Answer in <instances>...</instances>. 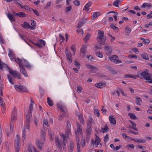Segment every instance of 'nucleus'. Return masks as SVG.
<instances>
[{
  "mask_svg": "<svg viewBox=\"0 0 152 152\" xmlns=\"http://www.w3.org/2000/svg\"><path fill=\"white\" fill-rule=\"evenodd\" d=\"M66 128L65 134H62L60 135L61 137L63 139L62 143L63 144V145H62V147L64 149L65 145L67 142V138L68 137V134L71 133L70 131L71 129V125L70 122L69 121H67Z\"/></svg>",
  "mask_w": 152,
  "mask_h": 152,
  "instance_id": "f257e3e1",
  "label": "nucleus"
},
{
  "mask_svg": "<svg viewBox=\"0 0 152 152\" xmlns=\"http://www.w3.org/2000/svg\"><path fill=\"white\" fill-rule=\"evenodd\" d=\"M137 77L140 79L144 78L148 81V82L152 83V78L151 75L148 73V70L146 69L145 71L141 72L140 74L137 75Z\"/></svg>",
  "mask_w": 152,
  "mask_h": 152,
  "instance_id": "f03ea898",
  "label": "nucleus"
},
{
  "mask_svg": "<svg viewBox=\"0 0 152 152\" xmlns=\"http://www.w3.org/2000/svg\"><path fill=\"white\" fill-rule=\"evenodd\" d=\"M57 106V107L62 112L63 114L60 115L58 118V120L61 121L63 119L64 116L67 117L68 116V114L66 113V108L64 105L60 103L58 104Z\"/></svg>",
  "mask_w": 152,
  "mask_h": 152,
  "instance_id": "7ed1b4c3",
  "label": "nucleus"
},
{
  "mask_svg": "<svg viewBox=\"0 0 152 152\" xmlns=\"http://www.w3.org/2000/svg\"><path fill=\"white\" fill-rule=\"evenodd\" d=\"M16 118V111L15 109L12 110L11 118V121L10 122V133L12 134L13 132L14 124L13 123Z\"/></svg>",
  "mask_w": 152,
  "mask_h": 152,
  "instance_id": "20e7f679",
  "label": "nucleus"
},
{
  "mask_svg": "<svg viewBox=\"0 0 152 152\" xmlns=\"http://www.w3.org/2000/svg\"><path fill=\"white\" fill-rule=\"evenodd\" d=\"M98 36L96 39L98 42L101 44L104 45L106 38H104V32L100 30H98Z\"/></svg>",
  "mask_w": 152,
  "mask_h": 152,
  "instance_id": "39448f33",
  "label": "nucleus"
},
{
  "mask_svg": "<svg viewBox=\"0 0 152 152\" xmlns=\"http://www.w3.org/2000/svg\"><path fill=\"white\" fill-rule=\"evenodd\" d=\"M15 88L17 91L18 92H27L28 90L25 86L21 85H15Z\"/></svg>",
  "mask_w": 152,
  "mask_h": 152,
  "instance_id": "423d86ee",
  "label": "nucleus"
},
{
  "mask_svg": "<svg viewBox=\"0 0 152 152\" xmlns=\"http://www.w3.org/2000/svg\"><path fill=\"white\" fill-rule=\"evenodd\" d=\"M20 137L17 134L16 135L15 142L14 147L15 150V152H19L20 148V144L19 140Z\"/></svg>",
  "mask_w": 152,
  "mask_h": 152,
  "instance_id": "0eeeda50",
  "label": "nucleus"
},
{
  "mask_svg": "<svg viewBox=\"0 0 152 152\" xmlns=\"http://www.w3.org/2000/svg\"><path fill=\"white\" fill-rule=\"evenodd\" d=\"M95 140L93 139H92L91 140V142L92 145H95V147L96 148L100 143L101 140L96 134H95Z\"/></svg>",
  "mask_w": 152,
  "mask_h": 152,
  "instance_id": "6e6552de",
  "label": "nucleus"
},
{
  "mask_svg": "<svg viewBox=\"0 0 152 152\" xmlns=\"http://www.w3.org/2000/svg\"><path fill=\"white\" fill-rule=\"evenodd\" d=\"M17 63L19 64L20 63L23 66H24L26 67L27 68H30L31 66L29 64L26 60L24 59H18Z\"/></svg>",
  "mask_w": 152,
  "mask_h": 152,
  "instance_id": "1a4fd4ad",
  "label": "nucleus"
},
{
  "mask_svg": "<svg viewBox=\"0 0 152 152\" xmlns=\"http://www.w3.org/2000/svg\"><path fill=\"white\" fill-rule=\"evenodd\" d=\"M9 69V71L10 74L12 76V77H17L18 79H20L21 78V75L18 74L16 71L13 70L12 69L8 67Z\"/></svg>",
  "mask_w": 152,
  "mask_h": 152,
  "instance_id": "9d476101",
  "label": "nucleus"
},
{
  "mask_svg": "<svg viewBox=\"0 0 152 152\" xmlns=\"http://www.w3.org/2000/svg\"><path fill=\"white\" fill-rule=\"evenodd\" d=\"M118 57L116 55H113L111 57H109L108 58V60L116 64L121 63L122 62L121 61L118 59Z\"/></svg>",
  "mask_w": 152,
  "mask_h": 152,
  "instance_id": "9b49d317",
  "label": "nucleus"
},
{
  "mask_svg": "<svg viewBox=\"0 0 152 152\" xmlns=\"http://www.w3.org/2000/svg\"><path fill=\"white\" fill-rule=\"evenodd\" d=\"M86 66L88 69H90V71H89V73H95L96 71L98 70V69L97 68L89 64H86Z\"/></svg>",
  "mask_w": 152,
  "mask_h": 152,
  "instance_id": "f8f14e48",
  "label": "nucleus"
},
{
  "mask_svg": "<svg viewBox=\"0 0 152 152\" xmlns=\"http://www.w3.org/2000/svg\"><path fill=\"white\" fill-rule=\"evenodd\" d=\"M9 51L10 52V53L8 54V55L10 58V59L12 61H14L17 63L18 62V61H17L18 59L20 58H16L15 57V54L12 50H11L10 49H9Z\"/></svg>",
  "mask_w": 152,
  "mask_h": 152,
  "instance_id": "ddd939ff",
  "label": "nucleus"
},
{
  "mask_svg": "<svg viewBox=\"0 0 152 152\" xmlns=\"http://www.w3.org/2000/svg\"><path fill=\"white\" fill-rule=\"evenodd\" d=\"M30 124L29 123H26V126L24 127V129H23L22 134V140L24 141V140L26 138V131L25 129H28V130H29Z\"/></svg>",
  "mask_w": 152,
  "mask_h": 152,
  "instance_id": "4468645a",
  "label": "nucleus"
},
{
  "mask_svg": "<svg viewBox=\"0 0 152 152\" xmlns=\"http://www.w3.org/2000/svg\"><path fill=\"white\" fill-rule=\"evenodd\" d=\"M87 21V17L83 18L78 22L77 28H80L82 27Z\"/></svg>",
  "mask_w": 152,
  "mask_h": 152,
  "instance_id": "2eb2a0df",
  "label": "nucleus"
},
{
  "mask_svg": "<svg viewBox=\"0 0 152 152\" xmlns=\"http://www.w3.org/2000/svg\"><path fill=\"white\" fill-rule=\"evenodd\" d=\"M85 141L84 140H82L80 142H78L77 145V152H81V150H80V145H81L83 148L85 146Z\"/></svg>",
  "mask_w": 152,
  "mask_h": 152,
  "instance_id": "dca6fc26",
  "label": "nucleus"
},
{
  "mask_svg": "<svg viewBox=\"0 0 152 152\" xmlns=\"http://www.w3.org/2000/svg\"><path fill=\"white\" fill-rule=\"evenodd\" d=\"M87 46L86 45H83L80 49V54L81 57H84L86 55Z\"/></svg>",
  "mask_w": 152,
  "mask_h": 152,
  "instance_id": "f3484780",
  "label": "nucleus"
},
{
  "mask_svg": "<svg viewBox=\"0 0 152 152\" xmlns=\"http://www.w3.org/2000/svg\"><path fill=\"white\" fill-rule=\"evenodd\" d=\"M65 54L66 55L67 59L69 63H71L72 61V54L67 49L65 50Z\"/></svg>",
  "mask_w": 152,
  "mask_h": 152,
  "instance_id": "a211bd4d",
  "label": "nucleus"
},
{
  "mask_svg": "<svg viewBox=\"0 0 152 152\" xmlns=\"http://www.w3.org/2000/svg\"><path fill=\"white\" fill-rule=\"evenodd\" d=\"M18 65L19 66L20 70V72L25 77H27L28 76L27 73L24 66L20 63Z\"/></svg>",
  "mask_w": 152,
  "mask_h": 152,
  "instance_id": "6ab92c4d",
  "label": "nucleus"
},
{
  "mask_svg": "<svg viewBox=\"0 0 152 152\" xmlns=\"http://www.w3.org/2000/svg\"><path fill=\"white\" fill-rule=\"evenodd\" d=\"M55 142L58 149H59L61 151V145L58 137H55Z\"/></svg>",
  "mask_w": 152,
  "mask_h": 152,
  "instance_id": "aec40b11",
  "label": "nucleus"
},
{
  "mask_svg": "<svg viewBox=\"0 0 152 152\" xmlns=\"http://www.w3.org/2000/svg\"><path fill=\"white\" fill-rule=\"evenodd\" d=\"M33 43L39 48H41L43 47L45 45V41L42 39L39 40L38 41L37 43Z\"/></svg>",
  "mask_w": 152,
  "mask_h": 152,
  "instance_id": "412c9836",
  "label": "nucleus"
},
{
  "mask_svg": "<svg viewBox=\"0 0 152 152\" xmlns=\"http://www.w3.org/2000/svg\"><path fill=\"white\" fill-rule=\"evenodd\" d=\"M42 141L40 142L39 140H37L36 141V145L38 148L41 150L42 149V145L44 143L45 140H42Z\"/></svg>",
  "mask_w": 152,
  "mask_h": 152,
  "instance_id": "4be33fe9",
  "label": "nucleus"
},
{
  "mask_svg": "<svg viewBox=\"0 0 152 152\" xmlns=\"http://www.w3.org/2000/svg\"><path fill=\"white\" fill-rule=\"evenodd\" d=\"M77 135L78 134L81 137H82L83 136V131L80 125L77 123Z\"/></svg>",
  "mask_w": 152,
  "mask_h": 152,
  "instance_id": "5701e85b",
  "label": "nucleus"
},
{
  "mask_svg": "<svg viewBox=\"0 0 152 152\" xmlns=\"http://www.w3.org/2000/svg\"><path fill=\"white\" fill-rule=\"evenodd\" d=\"M22 26L24 28L27 29H31L32 30H34V28H31L29 24L27 22H24V23L22 25Z\"/></svg>",
  "mask_w": 152,
  "mask_h": 152,
  "instance_id": "b1692460",
  "label": "nucleus"
},
{
  "mask_svg": "<svg viewBox=\"0 0 152 152\" xmlns=\"http://www.w3.org/2000/svg\"><path fill=\"white\" fill-rule=\"evenodd\" d=\"M95 86L97 87L102 88L103 87L105 86L106 83L104 81L101 82L99 83H96L95 84Z\"/></svg>",
  "mask_w": 152,
  "mask_h": 152,
  "instance_id": "393cba45",
  "label": "nucleus"
},
{
  "mask_svg": "<svg viewBox=\"0 0 152 152\" xmlns=\"http://www.w3.org/2000/svg\"><path fill=\"white\" fill-rule=\"evenodd\" d=\"M25 152H37L36 149L33 146L29 147L27 150H26Z\"/></svg>",
  "mask_w": 152,
  "mask_h": 152,
  "instance_id": "a878e982",
  "label": "nucleus"
},
{
  "mask_svg": "<svg viewBox=\"0 0 152 152\" xmlns=\"http://www.w3.org/2000/svg\"><path fill=\"white\" fill-rule=\"evenodd\" d=\"M92 3L91 1H88L86 4L85 5L84 8L83 10L88 11L89 10V8L90 7Z\"/></svg>",
  "mask_w": 152,
  "mask_h": 152,
  "instance_id": "bb28decb",
  "label": "nucleus"
},
{
  "mask_svg": "<svg viewBox=\"0 0 152 152\" xmlns=\"http://www.w3.org/2000/svg\"><path fill=\"white\" fill-rule=\"evenodd\" d=\"M86 131V134L87 135H90L91 134V133L92 131L91 125H90L89 124H87Z\"/></svg>",
  "mask_w": 152,
  "mask_h": 152,
  "instance_id": "cd10ccee",
  "label": "nucleus"
},
{
  "mask_svg": "<svg viewBox=\"0 0 152 152\" xmlns=\"http://www.w3.org/2000/svg\"><path fill=\"white\" fill-rule=\"evenodd\" d=\"M105 50H106L105 53L107 55H109L111 54L112 50L108 46L105 47Z\"/></svg>",
  "mask_w": 152,
  "mask_h": 152,
  "instance_id": "c85d7f7f",
  "label": "nucleus"
},
{
  "mask_svg": "<svg viewBox=\"0 0 152 152\" xmlns=\"http://www.w3.org/2000/svg\"><path fill=\"white\" fill-rule=\"evenodd\" d=\"M34 101L33 100H31V103H30V104L29 106V110L28 111V112L29 113L30 115L31 114V111L33 109V105H34Z\"/></svg>",
  "mask_w": 152,
  "mask_h": 152,
  "instance_id": "c756f323",
  "label": "nucleus"
},
{
  "mask_svg": "<svg viewBox=\"0 0 152 152\" xmlns=\"http://www.w3.org/2000/svg\"><path fill=\"white\" fill-rule=\"evenodd\" d=\"M121 135L123 138L128 141H132V138L126 135L125 133H123L121 134Z\"/></svg>",
  "mask_w": 152,
  "mask_h": 152,
  "instance_id": "7c9ffc66",
  "label": "nucleus"
},
{
  "mask_svg": "<svg viewBox=\"0 0 152 152\" xmlns=\"http://www.w3.org/2000/svg\"><path fill=\"white\" fill-rule=\"evenodd\" d=\"M109 119L110 123L113 125L116 124V120L115 118L113 116H110L109 117Z\"/></svg>",
  "mask_w": 152,
  "mask_h": 152,
  "instance_id": "2f4dec72",
  "label": "nucleus"
},
{
  "mask_svg": "<svg viewBox=\"0 0 152 152\" xmlns=\"http://www.w3.org/2000/svg\"><path fill=\"white\" fill-rule=\"evenodd\" d=\"M147 7L148 8H151L152 7V4L150 3H144L140 6L141 8H145Z\"/></svg>",
  "mask_w": 152,
  "mask_h": 152,
  "instance_id": "473e14b6",
  "label": "nucleus"
},
{
  "mask_svg": "<svg viewBox=\"0 0 152 152\" xmlns=\"http://www.w3.org/2000/svg\"><path fill=\"white\" fill-rule=\"evenodd\" d=\"M43 129L45 130L48 128V122L47 120L44 119L43 120Z\"/></svg>",
  "mask_w": 152,
  "mask_h": 152,
  "instance_id": "72a5a7b5",
  "label": "nucleus"
},
{
  "mask_svg": "<svg viewBox=\"0 0 152 152\" xmlns=\"http://www.w3.org/2000/svg\"><path fill=\"white\" fill-rule=\"evenodd\" d=\"M91 19L92 20L96 19L99 16V14L96 12H92L91 13Z\"/></svg>",
  "mask_w": 152,
  "mask_h": 152,
  "instance_id": "f704fd0d",
  "label": "nucleus"
},
{
  "mask_svg": "<svg viewBox=\"0 0 152 152\" xmlns=\"http://www.w3.org/2000/svg\"><path fill=\"white\" fill-rule=\"evenodd\" d=\"M129 122L131 123L132 125L129 126L128 127L132 128L134 130L137 131V129L136 128V125L132 121H129Z\"/></svg>",
  "mask_w": 152,
  "mask_h": 152,
  "instance_id": "c9c22d12",
  "label": "nucleus"
},
{
  "mask_svg": "<svg viewBox=\"0 0 152 152\" xmlns=\"http://www.w3.org/2000/svg\"><path fill=\"white\" fill-rule=\"evenodd\" d=\"M122 1L123 0H116L113 2V5L114 7H119L118 4Z\"/></svg>",
  "mask_w": 152,
  "mask_h": 152,
  "instance_id": "e433bc0d",
  "label": "nucleus"
},
{
  "mask_svg": "<svg viewBox=\"0 0 152 152\" xmlns=\"http://www.w3.org/2000/svg\"><path fill=\"white\" fill-rule=\"evenodd\" d=\"M137 76L136 75H126L124 76V77L125 78H131L134 79H136L137 78Z\"/></svg>",
  "mask_w": 152,
  "mask_h": 152,
  "instance_id": "4c0bfd02",
  "label": "nucleus"
},
{
  "mask_svg": "<svg viewBox=\"0 0 152 152\" xmlns=\"http://www.w3.org/2000/svg\"><path fill=\"white\" fill-rule=\"evenodd\" d=\"M7 78L9 82L12 85H13L14 84V81H13V79L12 78V76L10 75H7Z\"/></svg>",
  "mask_w": 152,
  "mask_h": 152,
  "instance_id": "58836bf2",
  "label": "nucleus"
},
{
  "mask_svg": "<svg viewBox=\"0 0 152 152\" xmlns=\"http://www.w3.org/2000/svg\"><path fill=\"white\" fill-rule=\"evenodd\" d=\"M7 16L9 19L11 21H15V19L14 16L10 13H8L7 15Z\"/></svg>",
  "mask_w": 152,
  "mask_h": 152,
  "instance_id": "ea45409f",
  "label": "nucleus"
},
{
  "mask_svg": "<svg viewBox=\"0 0 152 152\" xmlns=\"http://www.w3.org/2000/svg\"><path fill=\"white\" fill-rule=\"evenodd\" d=\"M31 116V114L30 115L28 112V115L26 116V123H29Z\"/></svg>",
  "mask_w": 152,
  "mask_h": 152,
  "instance_id": "a19ab883",
  "label": "nucleus"
},
{
  "mask_svg": "<svg viewBox=\"0 0 152 152\" xmlns=\"http://www.w3.org/2000/svg\"><path fill=\"white\" fill-rule=\"evenodd\" d=\"M109 129L107 125L105 124L103 128L102 129V132L103 133H105L108 131Z\"/></svg>",
  "mask_w": 152,
  "mask_h": 152,
  "instance_id": "79ce46f5",
  "label": "nucleus"
},
{
  "mask_svg": "<svg viewBox=\"0 0 152 152\" xmlns=\"http://www.w3.org/2000/svg\"><path fill=\"white\" fill-rule=\"evenodd\" d=\"M136 104L138 105H141L140 103L142 102V100L140 97H137L136 98Z\"/></svg>",
  "mask_w": 152,
  "mask_h": 152,
  "instance_id": "37998d69",
  "label": "nucleus"
},
{
  "mask_svg": "<svg viewBox=\"0 0 152 152\" xmlns=\"http://www.w3.org/2000/svg\"><path fill=\"white\" fill-rule=\"evenodd\" d=\"M78 118L79 120L80 121V123L83 124L84 123V121L83 117L82 115L81 114H80L78 115Z\"/></svg>",
  "mask_w": 152,
  "mask_h": 152,
  "instance_id": "c03bdc74",
  "label": "nucleus"
},
{
  "mask_svg": "<svg viewBox=\"0 0 152 152\" xmlns=\"http://www.w3.org/2000/svg\"><path fill=\"white\" fill-rule=\"evenodd\" d=\"M45 130H42L41 131V135L42 136L41 139L42 140H45Z\"/></svg>",
  "mask_w": 152,
  "mask_h": 152,
  "instance_id": "a18cd8bd",
  "label": "nucleus"
},
{
  "mask_svg": "<svg viewBox=\"0 0 152 152\" xmlns=\"http://www.w3.org/2000/svg\"><path fill=\"white\" fill-rule=\"evenodd\" d=\"M141 56L142 58L146 60H148L149 58L148 57V55L147 53H145L143 54H142L141 55Z\"/></svg>",
  "mask_w": 152,
  "mask_h": 152,
  "instance_id": "49530a36",
  "label": "nucleus"
},
{
  "mask_svg": "<svg viewBox=\"0 0 152 152\" xmlns=\"http://www.w3.org/2000/svg\"><path fill=\"white\" fill-rule=\"evenodd\" d=\"M128 115L129 116L130 118L132 119L135 120L137 119L136 117L133 113H129Z\"/></svg>",
  "mask_w": 152,
  "mask_h": 152,
  "instance_id": "de8ad7c7",
  "label": "nucleus"
},
{
  "mask_svg": "<svg viewBox=\"0 0 152 152\" xmlns=\"http://www.w3.org/2000/svg\"><path fill=\"white\" fill-rule=\"evenodd\" d=\"M110 27L113 29L115 32H117L118 30V27L115 26L113 24H111L110 26Z\"/></svg>",
  "mask_w": 152,
  "mask_h": 152,
  "instance_id": "09e8293b",
  "label": "nucleus"
},
{
  "mask_svg": "<svg viewBox=\"0 0 152 152\" xmlns=\"http://www.w3.org/2000/svg\"><path fill=\"white\" fill-rule=\"evenodd\" d=\"M137 141V143L138 144H140L141 143H145L146 142V140H145L143 139L142 138H140L139 139H138Z\"/></svg>",
  "mask_w": 152,
  "mask_h": 152,
  "instance_id": "8fccbe9b",
  "label": "nucleus"
},
{
  "mask_svg": "<svg viewBox=\"0 0 152 152\" xmlns=\"http://www.w3.org/2000/svg\"><path fill=\"white\" fill-rule=\"evenodd\" d=\"M94 122L93 118L91 117H89L88 119V122L87 124H89L90 125L92 126V124Z\"/></svg>",
  "mask_w": 152,
  "mask_h": 152,
  "instance_id": "3c124183",
  "label": "nucleus"
},
{
  "mask_svg": "<svg viewBox=\"0 0 152 152\" xmlns=\"http://www.w3.org/2000/svg\"><path fill=\"white\" fill-rule=\"evenodd\" d=\"M47 102L48 104L50 106H52L53 105V101L51 100L49 97L47 98Z\"/></svg>",
  "mask_w": 152,
  "mask_h": 152,
  "instance_id": "603ef678",
  "label": "nucleus"
},
{
  "mask_svg": "<svg viewBox=\"0 0 152 152\" xmlns=\"http://www.w3.org/2000/svg\"><path fill=\"white\" fill-rule=\"evenodd\" d=\"M5 145L6 147V150L7 151H8L10 150L9 145L8 142H6L5 143Z\"/></svg>",
  "mask_w": 152,
  "mask_h": 152,
  "instance_id": "864d4df0",
  "label": "nucleus"
},
{
  "mask_svg": "<svg viewBox=\"0 0 152 152\" xmlns=\"http://www.w3.org/2000/svg\"><path fill=\"white\" fill-rule=\"evenodd\" d=\"M89 34H87L85 36L83 39L85 42L86 43L87 42L88 40L89 39Z\"/></svg>",
  "mask_w": 152,
  "mask_h": 152,
  "instance_id": "5fc2aeb1",
  "label": "nucleus"
},
{
  "mask_svg": "<svg viewBox=\"0 0 152 152\" xmlns=\"http://www.w3.org/2000/svg\"><path fill=\"white\" fill-rule=\"evenodd\" d=\"M73 148L74 145L73 143H70L69 146V150L70 152H72L73 150Z\"/></svg>",
  "mask_w": 152,
  "mask_h": 152,
  "instance_id": "6e6d98bb",
  "label": "nucleus"
},
{
  "mask_svg": "<svg viewBox=\"0 0 152 152\" xmlns=\"http://www.w3.org/2000/svg\"><path fill=\"white\" fill-rule=\"evenodd\" d=\"M0 43L1 44L5 43L4 40L1 34L0 33Z\"/></svg>",
  "mask_w": 152,
  "mask_h": 152,
  "instance_id": "4d7b16f0",
  "label": "nucleus"
},
{
  "mask_svg": "<svg viewBox=\"0 0 152 152\" xmlns=\"http://www.w3.org/2000/svg\"><path fill=\"white\" fill-rule=\"evenodd\" d=\"M94 111L95 115L97 117H99V116L100 113L98 110L96 109H95Z\"/></svg>",
  "mask_w": 152,
  "mask_h": 152,
  "instance_id": "13d9d810",
  "label": "nucleus"
},
{
  "mask_svg": "<svg viewBox=\"0 0 152 152\" xmlns=\"http://www.w3.org/2000/svg\"><path fill=\"white\" fill-rule=\"evenodd\" d=\"M82 88L80 86H77V91L78 93H80L81 92Z\"/></svg>",
  "mask_w": 152,
  "mask_h": 152,
  "instance_id": "bf43d9fd",
  "label": "nucleus"
},
{
  "mask_svg": "<svg viewBox=\"0 0 152 152\" xmlns=\"http://www.w3.org/2000/svg\"><path fill=\"white\" fill-rule=\"evenodd\" d=\"M18 15L20 17H24L26 16V14L22 12H19Z\"/></svg>",
  "mask_w": 152,
  "mask_h": 152,
  "instance_id": "052dcab7",
  "label": "nucleus"
},
{
  "mask_svg": "<svg viewBox=\"0 0 152 152\" xmlns=\"http://www.w3.org/2000/svg\"><path fill=\"white\" fill-rule=\"evenodd\" d=\"M86 57L87 59L91 61H92L94 59L93 56L91 55L87 56Z\"/></svg>",
  "mask_w": 152,
  "mask_h": 152,
  "instance_id": "680f3d73",
  "label": "nucleus"
},
{
  "mask_svg": "<svg viewBox=\"0 0 152 152\" xmlns=\"http://www.w3.org/2000/svg\"><path fill=\"white\" fill-rule=\"evenodd\" d=\"M77 32L79 34L83 35V31L82 29H77Z\"/></svg>",
  "mask_w": 152,
  "mask_h": 152,
  "instance_id": "e2e57ef3",
  "label": "nucleus"
},
{
  "mask_svg": "<svg viewBox=\"0 0 152 152\" xmlns=\"http://www.w3.org/2000/svg\"><path fill=\"white\" fill-rule=\"evenodd\" d=\"M31 28H33L34 29V28L36 26V23L34 21H33L31 20Z\"/></svg>",
  "mask_w": 152,
  "mask_h": 152,
  "instance_id": "0e129e2a",
  "label": "nucleus"
},
{
  "mask_svg": "<svg viewBox=\"0 0 152 152\" xmlns=\"http://www.w3.org/2000/svg\"><path fill=\"white\" fill-rule=\"evenodd\" d=\"M101 110L102 111V113L103 114L105 115L106 113V110L104 108V107L103 106H102Z\"/></svg>",
  "mask_w": 152,
  "mask_h": 152,
  "instance_id": "69168bd1",
  "label": "nucleus"
},
{
  "mask_svg": "<svg viewBox=\"0 0 152 152\" xmlns=\"http://www.w3.org/2000/svg\"><path fill=\"white\" fill-rule=\"evenodd\" d=\"M96 55L99 58H102L103 57V55L102 53L99 52H97L96 53Z\"/></svg>",
  "mask_w": 152,
  "mask_h": 152,
  "instance_id": "338daca9",
  "label": "nucleus"
},
{
  "mask_svg": "<svg viewBox=\"0 0 152 152\" xmlns=\"http://www.w3.org/2000/svg\"><path fill=\"white\" fill-rule=\"evenodd\" d=\"M70 49H71V50H72V51L73 52V54H75V46L74 45H72L70 47Z\"/></svg>",
  "mask_w": 152,
  "mask_h": 152,
  "instance_id": "774afa93",
  "label": "nucleus"
}]
</instances>
